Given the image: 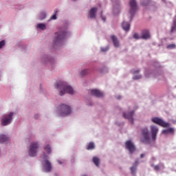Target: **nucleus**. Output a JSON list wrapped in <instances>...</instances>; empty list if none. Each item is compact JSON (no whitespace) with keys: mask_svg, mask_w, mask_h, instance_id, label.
Wrapping results in <instances>:
<instances>
[{"mask_svg":"<svg viewBox=\"0 0 176 176\" xmlns=\"http://www.w3.org/2000/svg\"><path fill=\"white\" fill-rule=\"evenodd\" d=\"M9 140V138L5 135H0V144H3V142H6Z\"/></svg>","mask_w":176,"mask_h":176,"instance_id":"f3484780","label":"nucleus"},{"mask_svg":"<svg viewBox=\"0 0 176 176\" xmlns=\"http://www.w3.org/2000/svg\"><path fill=\"white\" fill-rule=\"evenodd\" d=\"M58 112L60 116H67V115H69L72 111L71 110V107L69 106L62 104L59 105Z\"/></svg>","mask_w":176,"mask_h":176,"instance_id":"7ed1b4c3","label":"nucleus"},{"mask_svg":"<svg viewBox=\"0 0 176 176\" xmlns=\"http://www.w3.org/2000/svg\"><path fill=\"white\" fill-rule=\"evenodd\" d=\"M3 46H5V41H0V49H1V47H3Z\"/></svg>","mask_w":176,"mask_h":176,"instance_id":"c85d7f7f","label":"nucleus"},{"mask_svg":"<svg viewBox=\"0 0 176 176\" xmlns=\"http://www.w3.org/2000/svg\"><path fill=\"white\" fill-rule=\"evenodd\" d=\"M154 169L156 171H159V170H160V166H159V165H156V166H155Z\"/></svg>","mask_w":176,"mask_h":176,"instance_id":"2f4dec72","label":"nucleus"},{"mask_svg":"<svg viewBox=\"0 0 176 176\" xmlns=\"http://www.w3.org/2000/svg\"><path fill=\"white\" fill-rule=\"evenodd\" d=\"M135 170H137V167L136 166H132L131 168V171L132 174H135Z\"/></svg>","mask_w":176,"mask_h":176,"instance_id":"bb28decb","label":"nucleus"},{"mask_svg":"<svg viewBox=\"0 0 176 176\" xmlns=\"http://www.w3.org/2000/svg\"><path fill=\"white\" fill-rule=\"evenodd\" d=\"M68 35L67 31L59 32L54 39V43H61L62 41Z\"/></svg>","mask_w":176,"mask_h":176,"instance_id":"6e6552de","label":"nucleus"},{"mask_svg":"<svg viewBox=\"0 0 176 176\" xmlns=\"http://www.w3.org/2000/svg\"><path fill=\"white\" fill-rule=\"evenodd\" d=\"M140 157L142 159V157H145V154H141Z\"/></svg>","mask_w":176,"mask_h":176,"instance_id":"f704fd0d","label":"nucleus"},{"mask_svg":"<svg viewBox=\"0 0 176 176\" xmlns=\"http://www.w3.org/2000/svg\"><path fill=\"white\" fill-rule=\"evenodd\" d=\"M72 1H76V0H72Z\"/></svg>","mask_w":176,"mask_h":176,"instance_id":"a19ab883","label":"nucleus"},{"mask_svg":"<svg viewBox=\"0 0 176 176\" xmlns=\"http://www.w3.org/2000/svg\"><path fill=\"white\" fill-rule=\"evenodd\" d=\"M135 166H138V161L135 162Z\"/></svg>","mask_w":176,"mask_h":176,"instance_id":"e433bc0d","label":"nucleus"},{"mask_svg":"<svg viewBox=\"0 0 176 176\" xmlns=\"http://www.w3.org/2000/svg\"><path fill=\"white\" fill-rule=\"evenodd\" d=\"M111 38L114 46H116V47H119V41L118 40V38H116V36L113 35L111 36Z\"/></svg>","mask_w":176,"mask_h":176,"instance_id":"2eb2a0df","label":"nucleus"},{"mask_svg":"<svg viewBox=\"0 0 176 176\" xmlns=\"http://www.w3.org/2000/svg\"><path fill=\"white\" fill-rule=\"evenodd\" d=\"M134 115V111H131L127 115L126 113H123V117L125 119H129V122L133 124L134 123V119L133 118V116Z\"/></svg>","mask_w":176,"mask_h":176,"instance_id":"9b49d317","label":"nucleus"},{"mask_svg":"<svg viewBox=\"0 0 176 176\" xmlns=\"http://www.w3.org/2000/svg\"><path fill=\"white\" fill-rule=\"evenodd\" d=\"M55 87L57 89V90H60V96H64L65 93H67V94H74L75 92L72 87L68 85L67 82L63 81H59L55 83Z\"/></svg>","mask_w":176,"mask_h":176,"instance_id":"f03ea898","label":"nucleus"},{"mask_svg":"<svg viewBox=\"0 0 176 176\" xmlns=\"http://www.w3.org/2000/svg\"><path fill=\"white\" fill-rule=\"evenodd\" d=\"M38 118H39V115L38 114L34 115V118L35 119H38Z\"/></svg>","mask_w":176,"mask_h":176,"instance_id":"72a5a7b5","label":"nucleus"},{"mask_svg":"<svg viewBox=\"0 0 176 176\" xmlns=\"http://www.w3.org/2000/svg\"><path fill=\"white\" fill-rule=\"evenodd\" d=\"M47 155L44 153L43 159L45 160L44 168L46 173H50L52 171V163L47 160Z\"/></svg>","mask_w":176,"mask_h":176,"instance_id":"0eeeda50","label":"nucleus"},{"mask_svg":"<svg viewBox=\"0 0 176 176\" xmlns=\"http://www.w3.org/2000/svg\"><path fill=\"white\" fill-rule=\"evenodd\" d=\"M125 146L128 151H129L130 153H133L135 151V146L134 144L131 142V140H128L125 143Z\"/></svg>","mask_w":176,"mask_h":176,"instance_id":"9d476101","label":"nucleus"},{"mask_svg":"<svg viewBox=\"0 0 176 176\" xmlns=\"http://www.w3.org/2000/svg\"><path fill=\"white\" fill-rule=\"evenodd\" d=\"M44 151L47 152V155H50V153H52V147L50 144H47L44 147Z\"/></svg>","mask_w":176,"mask_h":176,"instance_id":"a211bd4d","label":"nucleus"},{"mask_svg":"<svg viewBox=\"0 0 176 176\" xmlns=\"http://www.w3.org/2000/svg\"><path fill=\"white\" fill-rule=\"evenodd\" d=\"M151 34L148 30H144L142 33V39H149Z\"/></svg>","mask_w":176,"mask_h":176,"instance_id":"ddd939ff","label":"nucleus"},{"mask_svg":"<svg viewBox=\"0 0 176 176\" xmlns=\"http://www.w3.org/2000/svg\"><path fill=\"white\" fill-rule=\"evenodd\" d=\"M129 5L131 6L130 13L133 17L135 14V12H137V1L135 0H130Z\"/></svg>","mask_w":176,"mask_h":176,"instance_id":"1a4fd4ad","label":"nucleus"},{"mask_svg":"<svg viewBox=\"0 0 176 176\" xmlns=\"http://www.w3.org/2000/svg\"><path fill=\"white\" fill-rule=\"evenodd\" d=\"M94 149V142H90L88 146H87V151H91Z\"/></svg>","mask_w":176,"mask_h":176,"instance_id":"4be33fe9","label":"nucleus"},{"mask_svg":"<svg viewBox=\"0 0 176 176\" xmlns=\"http://www.w3.org/2000/svg\"><path fill=\"white\" fill-rule=\"evenodd\" d=\"M133 38H134L135 39H142V36L138 35V34H137V33H135V34H133Z\"/></svg>","mask_w":176,"mask_h":176,"instance_id":"a878e982","label":"nucleus"},{"mask_svg":"<svg viewBox=\"0 0 176 176\" xmlns=\"http://www.w3.org/2000/svg\"><path fill=\"white\" fill-rule=\"evenodd\" d=\"M175 29H176V21H174L173 25L172 26L170 32H174V31H175Z\"/></svg>","mask_w":176,"mask_h":176,"instance_id":"393cba45","label":"nucleus"},{"mask_svg":"<svg viewBox=\"0 0 176 176\" xmlns=\"http://www.w3.org/2000/svg\"><path fill=\"white\" fill-rule=\"evenodd\" d=\"M41 16H43V17L41 18V20H43V19H45V17H46V14L42 13Z\"/></svg>","mask_w":176,"mask_h":176,"instance_id":"473e14b6","label":"nucleus"},{"mask_svg":"<svg viewBox=\"0 0 176 176\" xmlns=\"http://www.w3.org/2000/svg\"><path fill=\"white\" fill-rule=\"evenodd\" d=\"M91 96H94L95 97H103L104 93L101 92L98 89H91Z\"/></svg>","mask_w":176,"mask_h":176,"instance_id":"f8f14e48","label":"nucleus"},{"mask_svg":"<svg viewBox=\"0 0 176 176\" xmlns=\"http://www.w3.org/2000/svg\"><path fill=\"white\" fill-rule=\"evenodd\" d=\"M39 148V144L36 142H32L30 146L29 155L31 157H35Z\"/></svg>","mask_w":176,"mask_h":176,"instance_id":"20e7f679","label":"nucleus"},{"mask_svg":"<svg viewBox=\"0 0 176 176\" xmlns=\"http://www.w3.org/2000/svg\"><path fill=\"white\" fill-rule=\"evenodd\" d=\"M163 134H168V133H174V129L173 128H169L166 130H164L162 131Z\"/></svg>","mask_w":176,"mask_h":176,"instance_id":"412c9836","label":"nucleus"},{"mask_svg":"<svg viewBox=\"0 0 176 176\" xmlns=\"http://www.w3.org/2000/svg\"><path fill=\"white\" fill-rule=\"evenodd\" d=\"M118 100H120V97L118 98Z\"/></svg>","mask_w":176,"mask_h":176,"instance_id":"ea45409f","label":"nucleus"},{"mask_svg":"<svg viewBox=\"0 0 176 176\" xmlns=\"http://www.w3.org/2000/svg\"><path fill=\"white\" fill-rule=\"evenodd\" d=\"M37 27L38 28H40V30H46V25H45L43 23H38L37 25Z\"/></svg>","mask_w":176,"mask_h":176,"instance_id":"5701e85b","label":"nucleus"},{"mask_svg":"<svg viewBox=\"0 0 176 176\" xmlns=\"http://www.w3.org/2000/svg\"><path fill=\"white\" fill-rule=\"evenodd\" d=\"M101 50H102V52H107L108 50V49L104 50V48H102Z\"/></svg>","mask_w":176,"mask_h":176,"instance_id":"c9c22d12","label":"nucleus"},{"mask_svg":"<svg viewBox=\"0 0 176 176\" xmlns=\"http://www.w3.org/2000/svg\"><path fill=\"white\" fill-rule=\"evenodd\" d=\"M142 76H133L134 80H137V79H141Z\"/></svg>","mask_w":176,"mask_h":176,"instance_id":"c756f323","label":"nucleus"},{"mask_svg":"<svg viewBox=\"0 0 176 176\" xmlns=\"http://www.w3.org/2000/svg\"><path fill=\"white\" fill-rule=\"evenodd\" d=\"M146 3H144V2H142V5L143 6H146V5H148V3H149V0H145Z\"/></svg>","mask_w":176,"mask_h":176,"instance_id":"7c9ffc66","label":"nucleus"},{"mask_svg":"<svg viewBox=\"0 0 176 176\" xmlns=\"http://www.w3.org/2000/svg\"><path fill=\"white\" fill-rule=\"evenodd\" d=\"M93 162H94V164H96L97 166V167H98L100 166V158H98L97 157H94Z\"/></svg>","mask_w":176,"mask_h":176,"instance_id":"aec40b11","label":"nucleus"},{"mask_svg":"<svg viewBox=\"0 0 176 176\" xmlns=\"http://www.w3.org/2000/svg\"><path fill=\"white\" fill-rule=\"evenodd\" d=\"M151 138L149 135V131L148 128L145 127L142 129L141 131V141L144 144H151V141H156V136L159 133V128L155 125L151 126Z\"/></svg>","mask_w":176,"mask_h":176,"instance_id":"f257e3e1","label":"nucleus"},{"mask_svg":"<svg viewBox=\"0 0 176 176\" xmlns=\"http://www.w3.org/2000/svg\"><path fill=\"white\" fill-rule=\"evenodd\" d=\"M96 13H97V8H93L89 12L91 19H96Z\"/></svg>","mask_w":176,"mask_h":176,"instance_id":"4468645a","label":"nucleus"},{"mask_svg":"<svg viewBox=\"0 0 176 176\" xmlns=\"http://www.w3.org/2000/svg\"><path fill=\"white\" fill-rule=\"evenodd\" d=\"M12 120H13V113L10 112L9 114L3 116L1 120V124L2 126H8V124L12 123Z\"/></svg>","mask_w":176,"mask_h":176,"instance_id":"39448f33","label":"nucleus"},{"mask_svg":"<svg viewBox=\"0 0 176 176\" xmlns=\"http://www.w3.org/2000/svg\"><path fill=\"white\" fill-rule=\"evenodd\" d=\"M58 11H57V10H54V14L51 16V19L52 20H56L57 19V13Z\"/></svg>","mask_w":176,"mask_h":176,"instance_id":"b1692460","label":"nucleus"},{"mask_svg":"<svg viewBox=\"0 0 176 176\" xmlns=\"http://www.w3.org/2000/svg\"><path fill=\"white\" fill-rule=\"evenodd\" d=\"M122 27L124 31H129V30H130V23L127 22H123Z\"/></svg>","mask_w":176,"mask_h":176,"instance_id":"dca6fc26","label":"nucleus"},{"mask_svg":"<svg viewBox=\"0 0 176 176\" xmlns=\"http://www.w3.org/2000/svg\"><path fill=\"white\" fill-rule=\"evenodd\" d=\"M138 72H140V70H137V71L134 72L133 74H138Z\"/></svg>","mask_w":176,"mask_h":176,"instance_id":"58836bf2","label":"nucleus"},{"mask_svg":"<svg viewBox=\"0 0 176 176\" xmlns=\"http://www.w3.org/2000/svg\"><path fill=\"white\" fill-rule=\"evenodd\" d=\"M102 19L103 20L104 23H105V17L102 16Z\"/></svg>","mask_w":176,"mask_h":176,"instance_id":"4c0bfd02","label":"nucleus"},{"mask_svg":"<svg viewBox=\"0 0 176 176\" xmlns=\"http://www.w3.org/2000/svg\"><path fill=\"white\" fill-rule=\"evenodd\" d=\"M89 74H90V69H85L80 72L81 76H85L86 75H89Z\"/></svg>","mask_w":176,"mask_h":176,"instance_id":"6ab92c4d","label":"nucleus"},{"mask_svg":"<svg viewBox=\"0 0 176 176\" xmlns=\"http://www.w3.org/2000/svg\"><path fill=\"white\" fill-rule=\"evenodd\" d=\"M168 49H175V44H170L167 46Z\"/></svg>","mask_w":176,"mask_h":176,"instance_id":"cd10ccee","label":"nucleus"},{"mask_svg":"<svg viewBox=\"0 0 176 176\" xmlns=\"http://www.w3.org/2000/svg\"><path fill=\"white\" fill-rule=\"evenodd\" d=\"M151 120L152 122H153V123H155L156 124H158L162 127H168V126H170V124H168V122H164V120L157 117L153 118Z\"/></svg>","mask_w":176,"mask_h":176,"instance_id":"423d86ee","label":"nucleus"}]
</instances>
